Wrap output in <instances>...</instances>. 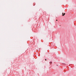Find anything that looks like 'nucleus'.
<instances>
[{
    "mask_svg": "<svg viewBox=\"0 0 76 76\" xmlns=\"http://www.w3.org/2000/svg\"><path fill=\"white\" fill-rule=\"evenodd\" d=\"M45 61H47V59H45Z\"/></svg>",
    "mask_w": 76,
    "mask_h": 76,
    "instance_id": "7ed1b4c3",
    "label": "nucleus"
},
{
    "mask_svg": "<svg viewBox=\"0 0 76 76\" xmlns=\"http://www.w3.org/2000/svg\"><path fill=\"white\" fill-rule=\"evenodd\" d=\"M62 16H64L65 15V13H62Z\"/></svg>",
    "mask_w": 76,
    "mask_h": 76,
    "instance_id": "f257e3e1",
    "label": "nucleus"
},
{
    "mask_svg": "<svg viewBox=\"0 0 76 76\" xmlns=\"http://www.w3.org/2000/svg\"><path fill=\"white\" fill-rule=\"evenodd\" d=\"M57 20H56V21H57Z\"/></svg>",
    "mask_w": 76,
    "mask_h": 76,
    "instance_id": "20e7f679",
    "label": "nucleus"
},
{
    "mask_svg": "<svg viewBox=\"0 0 76 76\" xmlns=\"http://www.w3.org/2000/svg\"><path fill=\"white\" fill-rule=\"evenodd\" d=\"M50 64H52V62H50Z\"/></svg>",
    "mask_w": 76,
    "mask_h": 76,
    "instance_id": "f03ea898",
    "label": "nucleus"
}]
</instances>
